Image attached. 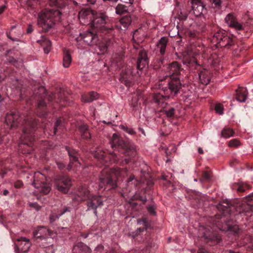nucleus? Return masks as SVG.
<instances>
[{"mask_svg":"<svg viewBox=\"0 0 253 253\" xmlns=\"http://www.w3.org/2000/svg\"><path fill=\"white\" fill-rule=\"evenodd\" d=\"M55 185L58 190L63 193H66L68 192L72 184L69 177L63 176L56 180Z\"/></svg>","mask_w":253,"mask_h":253,"instance_id":"14","label":"nucleus"},{"mask_svg":"<svg viewBox=\"0 0 253 253\" xmlns=\"http://www.w3.org/2000/svg\"><path fill=\"white\" fill-rule=\"evenodd\" d=\"M233 133L234 132L232 129L229 128H226L222 130L221 135L224 138H228L233 136Z\"/></svg>","mask_w":253,"mask_h":253,"instance_id":"37","label":"nucleus"},{"mask_svg":"<svg viewBox=\"0 0 253 253\" xmlns=\"http://www.w3.org/2000/svg\"><path fill=\"white\" fill-rule=\"evenodd\" d=\"M212 3V6L214 8H219L220 7V0H209Z\"/></svg>","mask_w":253,"mask_h":253,"instance_id":"41","label":"nucleus"},{"mask_svg":"<svg viewBox=\"0 0 253 253\" xmlns=\"http://www.w3.org/2000/svg\"><path fill=\"white\" fill-rule=\"evenodd\" d=\"M33 235L36 239H39L42 241H43L42 245L43 247H46L51 244L50 241H47L51 240V238L54 235V232L46 227L41 226L37 228L34 231Z\"/></svg>","mask_w":253,"mask_h":253,"instance_id":"9","label":"nucleus"},{"mask_svg":"<svg viewBox=\"0 0 253 253\" xmlns=\"http://www.w3.org/2000/svg\"><path fill=\"white\" fill-rule=\"evenodd\" d=\"M140 100L144 101V103H145L142 93H137L133 96L129 104L133 110H139L140 109L141 102L139 101Z\"/></svg>","mask_w":253,"mask_h":253,"instance_id":"18","label":"nucleus"},{"mask_svg":"<svg viewBox=\"0 0 253 253\" xmlns=\"http://www.w3.org/2000/svg\"><path fill=\"white\" fill-rule=\"evenodd\" d=\"M61 123V121L59 120H58L56 121V123H55V126H54V134H56V131H57V127L60 125Z\"/></svg>","mask_w":253,"mask_h":253,"instance_id":"46","label":"nucleus"},{"mask_svg":"<svg viewBox=\"0 0 253 253\" xmlns=\"http://www.w3.org/2000/svg\"><path fill=\"white\" fill-rule=\"evenodd\" d=\"M179 18L181 20H185L187 18V15L186 13L183 14L182 12H180V14L179 15Z\"/></svg>","mask_w":253,"mask_h":253,"instance_id":"47","label":"nucleus"},{"mask_svg":"<svg viewBox=\"0 0 253 253\" xmlns=\"http://www.w3.org/2000/svg\"><path fill=\"white\" fill-rule=\"evenodd\" d=\"M147 210L151 214H154L155 213L154 208L152 206L148 207Z\"/></svg>","mask_w":253,"mask_h":253,"instance_id":"48","label":"nucleus"},{"mask_svg":"<svg viewBox=\"0 0 253 253\" xmlns=\"http://www.w3.org/2000/svg\"><path fill=\"white\" fill-rule=\"evenodd\" d=\"M198 152H199V153L200 154H203V152H203V150H202V148H199L198 149Z\"/></svg>","mask_w":253,"mask_h":253,"instance_id":"62","label":"nucleus"},{"mask_svg":"<svg viewBox=\"0 0 253 253\" xmlns=\"http://www.w3.org/2000/svg\"><path fill=\"white\" fill-rule=\"evenodd\" d=\"M95 11L90 8H83L79 12V19L80 22L85 24L88 22H91Z\"/></svg>","mask_w":253,"mask_h":253,"instance_id":"15","label":"nucleus"},{"mask_svg":"<svg viewBox=\"0 0 253 253\" xmlns=\"http://www.w3.org/2000/svg\"><path fill=\"white\" fill-rule=\"evenodd\" d=\"M192 8L194 15L200 16L206 11L205 5L201 0H191Z\"/></svg>","mask_w":253,"mask_h":253,"instance_id":"16","label":"nucleus"},{"mask_svg":"<svg viewBox=\"0 0 253 253\" xmlns=\"http://www.w3.org/2000/svg\"><path fill=\"white\" fill-rule=\"evenodd\" d=\"M72 62V58L69 51L66 50H64V56L63 59V65L65 68L68 67Z\"/></svg>","mask_w":253,"mask_h":253,"instance_id":"28","label":"nucleus"},{"mask_svg":"<svg viewBox=\"0 0 253 253\" xmlns=\"http://www.w3.org/2000/svg\"><path fill=\"white\" fill-rule=\"evenodd\" d=\"M110 22L109 18L105 13L95 12L90 24L97 31H103L111 29Z\"/></svg>","mask_w":253,"mask_h":253,"instance_id":"6","label":"nucleus"},{"mask_svg":"<svg viewBox=\"0 0 253 253\" xmlns=\"http://www.w3.org/2000/svg\"><path fill=\"white\" fill-rule=\"evenodd\" d=\"M148 64L146 52L144 49H141L139 52V57L137 62V68L138 69H143Z\"/></svg>","mask_w":253,"mask_h":253,"instance_id":"20","label":"nucleus"},{"mask_svg":"<svg viewBox=\"0 0 253 253\" xmlns=\"http://www.w3.org/2000/svg\"><path fill=\"white\" fill-rule=\"evenodd\" d=\"M225 21L230 27L236 30H240L243 29L242 25L237 22L235 17L232 13H229L226 16Z\"/></svg>","mask_w":253,"mask_h":253,"instance_id":"19","label":"nucleus"},{"mask_svg":"<svg viewBox=\"0 0 253 253\" xmlns=\"http://www.w3.org/2000/svg\"><path fill=\"white\" fill-rule=\"evenodd\" d=\"M96 45L98 46V48L99 49V53L104 54L107 51V48L109 45L108 43L106 41H105L101 42H99L98 41V44Z\"/></svg>","mask_w":253,"mask_h":253,"instance_id":"30","label":"nucleus"},{"mask_svg":"<svg viewBox=\"0 0 253 253\" xmlns=\"http://www.w3.org/2000/svg\"><path fill=\"white\" fill-rule=\"evenodd\" d=\"M229 147H237L240 145V142L236 139L231 140L228 143Z\"/></svg>","mask_w":253,"mask_h":253,"instance_id":"39","label":"nucleus"},{"mask_svg":"<svg viewBox=\"0 0 253 253\" xmlns=\"http://www.w3.org/2000/svg\"><path fill=\"white\" fill-rule=\"evenodd\" d=\"M199 78L201 82L203 84H207L210 81V72L206 70L201 71L199 74Z\"/></svg>","mask_w":253,"mask_h":253,"instance_id":"25","label":"nucleus"},{"mask_svg":"<svg viewBox=\"0 0 253 253\" xmlns=\"http://www.w3.org/2000/svg\"><path fill=\"white\" fill-rule=\"evenodd\" d=\"M38 0H28V2L29 4H33V2H36Z\"/></svg>","mask_w":253,"mask_h":253,"instance_id":"60","label":"nucleus"},{"mask_svg":"<svg viewBox=\"0 0 253 253\" xmlns=\"http://www.w3.org/2000/svg\"><path fill=\"white\" fill-rule=\"evenodd\" d=\"M193 49H188L187 51V56H185V61L183 62V63L185 64H191L193 63H197V60L195 58L194 56L198 54V53L196 51H193Z\"/></svg>","mask_w":253,"mask_h":253,"instance_id":"22","label":"nucleus"},{"mask_svg":"<svg viewBox=\"0 0 253 253\" xmlns=\"http://www.w3.org/2000/svg\"><path fill=\"white\" fill-rule=\"evenodd\" d=\"M203 237H204L207 240L208 242L211 241L213 243V244H217L219 243L221 237L219 235L216 236H207L206 233H204L203 236Z\"/></svg>","mask_w":253,"mask_h":253,"instance_id":"31","label":"nucleus"},{"mask_svg":"<svg viewBox=\"0 0 253 253\" xmlns=\"http://www.w3.org/2000/svg\"><path fill=\"white\" fill-rule=\"evenodd\" d=\"M215 112L219 115H222L223 114V110H224V107L223 105L219 103H217L215 105V108H214Z\"/></svg>","mask_w":253,"mask_h":253,"instance_id":"38","label":"nucleus"},{"mask_svg":"<svg viewBox=\"0 0 253 253\" xmlns=\"http://www.w3.org/2000/svg\"><path fill=\"white\" fill-rule=\"evenodd\" d=\"M16 242L19 249L23 253H27L32 246L30 239L25 237H18Z\"/></svg>","mask_w":253,"mask_h":253,"instance_id":"17","label":"nucleus"},{"mask_svg":"<svg viewBox=\"0 0 253 253\" xmlns=\"http://www.w3.org/2000/svg\"><path fill=\"white\" fill-rule=\"evenodd\" d=\"M211 42L217 47L231 46L234 44L232 37L225 31L221 30L213 35Z\"/></svg>","mask_w":253,"mask_h":253,"instance_id":"7","label":"nucleus"},{"mask_svg":"<svg viewBox=\"0 0 253 253\" xmlns=\"http://www.w3.org/2000/svg\"><path fill=\"white\" fill-rule=\"evenodd\" d=\"M71 211V208L69 207H64L60 211L56 212L55 211L52 212L50 215L49 219L50 222H53L56 219L59 218L60 216L63 215L66 212H70Z\"/></svg>","mask_w":253,"mask_h":253,"instance_id":"23","label":"nucleus"},{"mask_svg":"<svg viewBox=\"0 0 253 253\" xmlns=\"http://www.w3.org/2000/svg\"><path fill=\"white\" fill-rule=\"evenodd\" d=\"M23 183L20 180L17 181L14 184V187L16 188H19L22 187Z\"/></svg>","mask_w":253,"mask_h":253,"instance_id":"45","label":"nucleus"},{"mask_svg":"<svg viewBox=\"0 0 253 253\" xmlns=\"http://www.w3.org/2000/svg\"><path fill=\"white\" fill-rule=\"evenodd\" d=\"M123 128L125 131L130 134H134L135 133L134 130L132 128H128L123 126Z\"/></svg>","mask_w":253,"mask_h":253,"instance_id":"44","label":"nucleus"},{"mask_svg":"<svg viewBox=\"0 0 253 253\" xmlns=\"http://www.w3.org/2000/svg\"><path fill=\"white\" fill-rule=\"evenodd\" d=\"M94 157L97 159L98 160L100 161L101 162H107V160L106 159V157H105L104 152H102L98 150L95 152L93 154Z\"/></svg>","mask_w":253,"mask_h":253,"instance_id":"33","label":"nucleus"},{"mask_svg":"<svg viewBox=\"0 0 253 253\" xmlns=\"http://www.w3.org/2000/svg\"><path fill=\"white\" fill-rule=\"evenodd\" d=\"M42 44L43 46L44 53L48 54L51 49V42L49 40L46 39L42 42Z\"/></svg>","mask_w":253,"mask_h":253,"instance_id":"35","label":"nucleus"},{"mask_svg":"<svg viewBox=\"0 0 253 253\" xmlns=\"http://www.w3.org/2000/svg\"><path fill=\"white\" fill-rule=\"evenodd\" d=\"M44 176L40 172H35L33 185L37 189V192L47 194L50 191V186L44 182Z\"/></svg>","mask_w":253,"mask_h":253,"instance_id":"8","label":"nucleus"},{"mask_svg":"<svg viewBox=\"0 0 253 253\" xmlns=\"http://www.w3.org/2000/svg\"><path fill=\"white\" fill-rule=\"evenodd\" d=\"M141 222H143L144 226L146 225L147 222H146V220L145 218H143L142 219L138 220V223L141 224Z\"/></svg>","mask_w":253,"mask_h":253,"instance_id":"52","label":"nucleus"},{"mask_svg":"<svg viewBox=\"0 0 253 253\" xmlns=\"http://www.w3.org/2000/svg\"><path fill=\"white\" fill-rule=\"evenodd\" d=\"M22 118L16 111H11L7 113L5 117L6 123L10 128L16 127L21 121Z\"/></svg>","mask_w":253,"mask_h":253,"instance_id":"12","label":"nucleus"},{"mask_svg":"<svg viewBox=\"0 0 253 253\" xmlns=\"http://www.w3.org/2000/svg\"><path fill=\"white\" fill-rule=\"evenodd\" d=\"M33 31V28L32 26L31 25H29L28 26V27L27 30V33L30 34L31 32H32Z\"/></svg>","mask_w":253,"mask_h":253,"instance_id":"51","label":"nucleus"},{"mask_svg":"<svg viewBox=\"0 0 253 253\" xmlns=\"http://www.w3.org/2000/svg\"><path fill=\"white\" fill-rule=\"evenodd\" d=\"M80 130L82 132H83V137L85 139H88L90 137V134L89 131H88L87 126L83 125L81 126Z\"/></svg>","mask_w":253,"mask_h":253,"instance_id":"36","label":"nucleus"},{"mask_svg":"<svg viewBox=\"0 0 253 253\" xmlns=\"http://www.w3.org/2000/svg\"><path fill=\"white\" fill-rule=\"evenodd\" d=\"M38 107L39 108H43L45 106V102L43 100H40L38 104Z\"/></svg>","mask_w":253,"mask_h":253,"instance_id":"49","label":"nucleus"},{"mask_svg":"<svg viewBox=\"0 0 253 253\" xmlns=\"http://www.w3.org/2000/svg\"><path fill=\"white\" fill-rule=\"evenodd\" d=\"M98 98V94L95 92H90L82 96V100L84 103H89Z\"/></svg>","mask_w":253,"mask_h":253,"instance_id":"24","label":"nucleus"},{"mask_svg":"<svg viewBox=\"0 0 253 253\" xmlns=\"http://www.w3.org/2000/svg\"><path fill=\"white\" fill-rule=\"evenodd\" d=\"M137 33V31H135L134 33H133V39H135V37H136V34Z\"/></svg>","mask_w":253,"mask_h":253,"instance_id":"63","label":"nucleus"},{"mask_svg":"<svg viewBox=\"0 0 253 253\" xmlns=\"http://www.w3.org/2000/svg\"><path fill=\"white\" fill-rule=\"evenodd\" d=\"M57 165L58 166V167L60 169H63L64 168H65V165L62 163V162H57Z\"/></svg>","mask_w":253,"mask_h":253,"instance_id":"50","label":"nucleus"},{"mask_svg":"<svg viewBox=\"0 0 253 253\" xmlns=\"http://www.w3.org/2000/svg\"><path fill=\"white\" fill-rule=\"evenodd\" d=\"M236 99L240 102H244L247 99V91L246 88L242 87L237 90Z\"/></svg>","mask_w":253,"mask_h":253,"instance_id":"26","label":"nucleus"},{"mask_svg":"<svg viewBox=\"0 0 253 253\" xmlns=\"http://www.w3.org/2000/svg\"><path fill=\"white\" fill-rule=\"evenodd\" d=\"M73 253H90V250L84 243H79L74 247Z\"/></svg>","mask_w":253,"mask_h":253,"instance_id":"21","label":"nucleus"},{"mask_svg":"<svg viewBox=\"0 0 253 253\" xmlns=\"http://www.w3.org/2000/svg\"><path fill=\"white\" fill-rule=\"evenodd\" d=\"M111 144L112 148H118L122 149V153L126 154L127 155L134 154L135 153V151L130 147L129 144L120 139L116 134L113 135Z\"/></svg>","mask_w":253,"mask_h":253,"instance_id":"10","label":"nucleus"},{"mask_svg":"<svg viewBox=\"0 0 253 253\" xmlns=\"http://www.w3.org/2000/svg\"><path fill=\"white\" fill-rule=\"evenodd\" d=\"M103 247L101 245H99L96 247L95 251L96 252L101 251L103 250Z\"/></svg>","mask_w":253,"mask_h":253,"instance_id":"54","label":"nucleus"},{"mask_svg":"<svg viewBox=\"0 0 253 253\" xmlns=\"http://www.w3.org/2000/svg\"><path fill=\"white\" fill-rule=\"evenodd\" d=\"M60 12L53 9L45 8L38 14V25L44 32H47L60 19Z\"/></svg>","mask_w":253,"mask_h":253,"instance_id":"3","label":"nucleus"},{"mask_svg":"<svg viewBox=\"0 0 253 253\" xmlns=\"http://www.w3.org/2000/svg\"><path fill=\"white\" fill-rule=\"evenodd\" d=\"M120 22L124 28H126L130 24L131 22V18L129 16H126L122 17L120 19Z\"/></svg>","mask_w":253,"mask_h":253,"instance_id":"32","label":"nucleus"},{"mask_svg":"<svg viewBox=\"0 0 253 253\" xmlns=\"http://www.w3.org/2000/svg\"><path fill=\"white\" fill-rule=\"evenodd\" d=\"M8 193L9 192L7 190H4L3 192V195L6 196L8 194Z\"/></svg>","mask_w":253,"mask_h":253,"instance_id":"61","label":"nucleus"},{"mask_svg":"<svg viewBox=\"0 0 253 253\" xmlns=\"http://www.w3.org/2000/svg\"><path fill=\"white\" fill-rule=\"evenodd\" d=\"M66 149L70 157V163L68 165L67 169L70 170L73 168H76L77 170L78 168L81 167V164L78 162V156L79 155L78 152L74 149H70L68 147H66Z\"/></svg>","mask_w":253,"mask_h":253,"instance_id":"13","label":"nucleus"},{"mask_svg":"<svg viewBox=\"0 0 253 253\" xmlns=\"http://www.w3.org/2000/svg\"><path fill=\"white\" fill-rule=\"evenodd\" d=\"M30 206L31 207L36 208L37 210H39V208L38 207V206L36 203H31L30 204Z\"/></svg>","mask_w":253,"mask_h":253,"instance_id":"56","label":"nucleus"},{"mask_svg":"<svg viewBox=\"0 0 253 253\" xmlns=\"http://www.w3.org/2000/svg\"><path fill=\"white\" fill-rule=\"evenodd\" d=\"M127 11V8L126 6L119 4L116 7V13L117 14L122 15Z\"/></svg>","mask_w":253,"mask_h":253,"instance_id":"34","label":"nucleus"},{"mask_svg":"<svg viewBox=\"0 0 253 253\" xmlns=\"http://www.w3.org/2000/svg\"><path fill=\"white\" fill-rule=\"evenodd\" d=\"M5 9L4 6H1L0 7V14L3 12Z\"/></svg>","mask_w":253,"mask_h":253,"instance_id":"59","label":"nucleus"},{"mask_svg":"<svg viewBox=\"0 0 253 253\" xmlns=\"http://www.w3.org/2000/svg\"><path fill=\"white\" fill-rule=\"evenodd\" d=\"M74 202H80L87 200L86 206L87 210H93L94 213L97 216V208L103 205V199L99 195H93L90 194L86 186L79 188L77 193L73 198Z\"/></svg>","mask_w":253,"mask_h":253,"instance_id":"2","label":"nucleus"},{"mask_svg":"<svg viewBox=\"0 0 253 253\" xmlns=\"http://www.w3.org/2000/svg\"><path fill=\"white\" fill-rule=\"evenodd\" d=\"M67 3V0H50V5L59 8H63Z\"/></svg>","mask_w":253,"mask_h":253,"instance_id":"29","label":"nucleus"},{"mask_svg":"<svg viewBox=\"0 0 253 253\" xmlns=\"http://www.w3.org/2000/svg\"><path fill=\"white\" fill-rule=\"evenodd\" d=\"M167 73L165 77H169L171 81L169 83V88L161 91V92L155 93L153 97V102L158 104L159 105L164 107L163 105L164 102L170 97L169 92L171 94L175 95L178 92L181 84L179 82V78L177 76L179 74L180 68L176 61L172 62L168 65L166 67Z\"/></svg>","mask_w":253,"mask_h":253,"instance_id":"1","label":"nucleus"},{"mask_svg":"<svg viewBox=\"0 0 253 253\" xmlns=\"http://www.w3.org/2000/svg\"><path fill=\"white\" fill-rule=\"evenodd\" d=\"M165 114L168 117H171L174 115L175 109L173 108H170L168 110L164 111Z\"/></svg>","mask_w":253,"mask_h":253,"instance_id":"40","label":"nucleus"},{"mask_svg":"<svg viewBox=\"0 0 253 253\" xmlns=\"http://www.w3.org/2000/svg\"><path fill=\"white\" fill-rule=\"evenodd\" d=\"M81 40H83L86 45H94L98 44L99 41L98 36L93 31H86L80 34Z\"/></svg>","mask_w":253,"mask_h":253,"instance_id":"11","label":"nucleus"},{"mask_svg":"<svg viewBox=\"0 0 253 253\" xmlns=\"http://www.w3.org/2000/svg\"><path fill=\"white\" fill-rule=\"evenodd\" d=\"M245 190L243 186H239L238 188V191L240 192H244Z\"/></svg>","mask_w":253,"mask_h":253,"instance_id":"55","label":"nucleus"},{"mask_svg":"<svg viewBox=\"0 0 253 253\" xmlns=\"http://www.w3.org/2000/svg\"><path fill=\"white\" fill-rule=\"evenodd\" d=\"M24 123H22L26 125V126L23 129V134L22 136V139L24 141L23 144L19 146L22 149L24 148L27 145H31L32 142L34 140L32 135V130L31 128H34L35 126L37 125V121L32 118H27L23 120Z\"/></svg>","mask_w":253,"mask_h":253,"instance_id":"5","label":"nucleus"},{"mask_svg":"<svg viewBox=\"0 0 253 253\" xmlns=\"http://www.w3.org/2000/svg\"><path fill=\"white\" fill-rule=\"evenodd\" d=\"M121 79L122 82H123L126 85L129 86L130 84V82L127 79V77L125 76L124 73L121 75Z\"/></svg>","mask_w":253,"mask_h":253,"instance_id":"42","label":"nucleus"},{"mask_svg":"<svg viewBox=\"0 0 253 253\" xmlns=\"http://www.w3.org/2000/svg\"><path fill=\"white\" fill-rule=\"evenodd\" d=\"M211 174L209 172L205 171L203 173L202 179L203 180H208L210 179Z\"/></svg>","mask_w":253,"mask_h":253,"instance_id":"43","label":"nucleus"},{"mask_svg":"<svg viewBox=\"0 0 253 253\" xmlns=\"http://www.w3.org/2000/svg\"><path fill=\"white\" fill-rule=\"evenodd\" d=\"M134 180V176H130L127 181L128 184H129L130 183V182H132Z\"/></svg>","mask_w":253,"mask_h":253,"instance_id":"57","label":"nucleus"},{"mask_svg":"<svg viewBox=\"0 0 253 253\" xmlns=\"http://www.w3.org/2000/svg\"><path fill=\"white\" fill-rule=\"evenodd\" d=\"M126 171L127 170L126 169H121L120 168H117L111 169L108 167H105V168L102 171L100 176L99 188H103L105 186H108L109 189L114 188L116 185V182L115 180L113 179V177L124 176Z\"/></svg>","mask_w":253,"mask_h":253,"instance_id":"4","label":"nucleus"},{"mask_svg":"<svg viewBox=\"0 0 253 253\" xmlns=\"http://www.w3.org/2000/svg\"><path fill=\"white\" fill-rule=\"evenodd\" d=\"M39 89L40 90L41 92H42V93H45V88L42 87V86H41L39 87Z\"/></svg>","mask_w":253,"mask_h":253,"instance_id":"58","label":"nucleus"},{"mask_svg":"<svg viewBox=\"0 0 253 253\" xmlns=\"http://www.w3.org/2000/svg\"><path fill=\"white\" fill-rule=\"evenodd\" d=\"M229 253H236V252H234L231 250H229Z\"/></svg>","mask_w":253,"mask_h":253,"instance_id":"64","label":"nucleus"},{"mask_svg":"<svg viewBox=\"0 0 253 253\" xmlns=\"http://www.w3.org/2000/svg\"><path fill=\"white\" fill-rule=\"evenodd\" d=\"M167 43L168 39L164 37L161 38L157 44L158 48L160 49V53L162 55H164L165 53Z\"/></svg>","mask_w":253,"mask_h":253,"instance_id":"27","label":"nucleus"},{"mask_svg":"<svg viewBox=\"0 0 253 253\" xmlns=\"http://www.w3.org/2000/svg\"><path fill=\"white\" fill-rule=\"evenodd\" d=\"M32 146H29V148L27 150H25V151H22V153H27V154H29V153H30L31 151L32 150Z\"/></svg>","mask_w":253,"mask_h":253,"instance_id":"53","label":"nucleus"}]
</instances>
